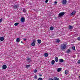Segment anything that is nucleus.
<instances>
[{"mask_svg":"<svg viewBox=\"0 0 80 80\" xmlns=\"http://www.w3.org/2000/svg\"><path fill=\"white\" fill-rule=\"evenodd\" d=\"M51 63L52 65H53V64L55 63V61L54 60H53L51 62Z\"/></svg>","mask_w":80,"mask_h":80,"instance_id":"nucleus-18","label":"nucleus"},{"mask_svg":"<svg viewBox=\"0 0 80 80\" xmlns=\"http://www.w3.org/2000/svg\"><path fill=\"white\" fill-rule=\"evenodd\" d=\"M49 80H53V79L52 78H49Z\"/></svg>","mask_w":80,"mask_h":80,"instance_id":"nucleus-36","label":"nucleus"},{"mask_svg":"<svg viewBox=\"0 0 80 80\" xmlns=\"http://www.w3.org/2000/svg\"><path fill=\"white\" fill-rule=\"evenodd\" d=\"M27 40V39L24 38V41H26Z\"/></svg>","mask_w":80,"mask_h":80,"instance_id":"nucleus-37","label":"nucleus"},{"mask_svg":"<svg viewBox=\"0 0 80 80\" xmlns=\"http://www.w3.org/2000/svg\"><path fill=\"white\" fill-rule=\"evenodd\" d=\"M53 79L54 80H59V78H58L54 77V78Z\"/></svg>","mask_w":80,"mask_h":80,"instance_id":"nucleus-17","label":"nucleus"},{"mask_svg":"<svg viewBox=\"0 0 80 80\" xmlns=\"http://www.w3.org/2000/svg\"><path fill=\"white\" fill-rule=\"evenodd\" d=\"M55 4H56L57 3V1H55V2H54Z\"/></svg>","mask_w":80,"mask_h":80,"instance_id":"nucleus-39","label":"nucleus"},{"mask_svg":"<svg viewBox=\"0 0 80 80\" xmlns=\"http://www.w3.org/2000/svg\"><path fill=\"white\" fill-rule=\"evenodd\" d=\"M64 60L63 59H59V62L60 63H62L63 62Z\"/></svg>","mask_w":80,"mask_h":80,"instance_id":"nucleus-6","label":"nucleus"},{"mask_svg":"<svg viewBox=\"0 0 80 80\" xmlns=\"http://www.w3.org/2000/svg\"><path fill=\"white\" fill-rule=\"evenodd\" d=\"M18 5H15L14 6H13V8H14L15 9H16L17 8H18Z\"/></svg>","mask_w":80,"mask_h":80,"instance_id":"nucleus-4","label":"nucleus"},{"mask_svg":"<svg viewBox=\"0 0 80 80\" xmlns=\"http://www.w3.org/2000/svg\"><path fill=\"white\" fill-rule=\"evenodd\" d=\"M48 0H46L45 1V3H48Z\"/></svg>","mask_w":80,"mask_h":80,"instance_id":"nucleus-34","label":"nucleus"},{"mask_svg":"<svg viewBox=\"0 0 80 80\" xmlns=\"http://www.w3.org/2000/svg\"><path fill=\"white\" fill-rule=\"evenodd\" d=\"M66 48V44H64L61 46V49L62 50H64Z\"/></svg>","mask_w":80,"mask_h":80,"instance_id":"nucleus-1","label":"nucleus"},{"mask_svg":"<svg viewBox=\"0 0 80 80\" xmlns=\"http://www.w3.org/2000/svg\"><path fill=\"white\" fill-rule=\"evenodd\" d=\"M68 70H66L65 72V74L66 75H68Z\"/></svg>","mask_w":80,"mask_h":80,"instance_id":"nucleus-11","label":"nucleus"},{"mask_svg":"<svg viewBox=\"0 0 80 80\" xmlns=\"http://www.w3.org/2000/svg\"><path fill=\"white\" fill-rule=\"evenodd\" d=\"M55 61L56 62H58V57H56L55 58Z\"/></svg>","mask_w":80,"mask_h":80,"instance_id":"nucleus-12","label":"nucleus"},{"mask_svg":"<svg viewBox=\"0 0 80 80\" xmlns=\"http://www.w3.org/2000/svg\"><path fill=\"white\" fill-rule=\"evenodd\" d=\"M21 43H23V42L21 41Z\"/></svg>","mask_w":80,"mask_h":80,"instance_id":"nucleus-40","label":"nucleus"},{"mask_svg":"<svg viewBox=\"0 0 80 80\" xmlns=\"http://www.w3.org/2000/svg\"><path fill=\"white\" fill-rule=\"evenodd\" d=\"M29 67H30V65H26V68H28Z\"/></svg>","mask_w":80,"mask_h":80,"instance_id":"nucleus-26","label":"nucleus"},{"mask_svg":"<svg viewBox=\"0 0 80 80\" xmlns=\"http://www.w3.org/2000/svg\"><path fill=\"white\" fill-rule=\"evenodd\" d=\"M73 28V26H69V29H70V30H72Z\"/></svg>","mask_w":80,"mask_h":80,"instance_id":"nucleus-15","label":"nucleus"},{"mask_svg":"<svg viewBox=\"0 0 80 80\" xmlns=\"http://www.w3.org/2000/svg\"><path fill=\"white\" fill-rule=\"evenodd\" d=\"M75 11H74L73 12H72V13L70 14L71 16H72V15H74L75 13Z\"/></svg>","mask_w":80,"mask_h":80,"instance_id":"nucleus-9","label":"nucleus"},{"mask_svg":"<svg viewBox=\"0 0 80 80\" xmlns=\"http://www.w3.org/2000/svg\"><path fill=\"white\" fill-rule=\"evenodd\" d=\"M78 63L79 64H80V59L78 61Z\"/></svg>","mask_w":80,"mask_h":80,"instance_id":"nucleus-32","label":"nucleus"},{"mask_svg":"<svg viewBox=\"0 0 80 80\" xmlns=\"http://www.w3.org/2000/svg\"><path fill=\"white\" fill-rule=\"evenodd\" d=\"M61 70H62V68H58V69L57 71H58V72H60V71H61Z\"/></svg>","mask_w":80,"mask_h":80,"instance_id":"nucleus-13","label":"nucleus"},{"mask_svg":"<svg viewBox=\"0 0 80 80\" xmlns=\"http://www.w3.org/2000/svg\"><path fill=\"white\" fill-rule=\"evenodd\" d=\"M56 42H57V43H59V42H60V41L59 39H57L56 40Z\"/></svg>","mask_w":80,"mask_h":80,"instance_id":"nucleus-25","label":"nucleus"},{"mask_svg":"<svg viewBox=\"0 0 80 80\" xmlns=\"http://www.w3.org/2000/svg\"><path fill=\"white\" fill-rule=\"evenodd\" d=\"M21 22H25V18H22L21 19Z\"/></svg>","mask_w":80,"mask_h":80,"instance_id":"nucleus-5","label":"nucleus"},{"mask_svg":"<svg viewBox=\"0 0 80 80\" xmlns=\"http://www.w3.org/2000/svg\"><path fill=\"white\" fill-rule=\"evenodd\" d=\"M35 43L34 42H32V43H31V45L33 47H34V46L35 45Z\"/></svg>","mask_w":80,"mask_h":80,"instance_id":"nucleus-16","label":"nucleus"},{"mask_svg":"<svg viewBox=\"0 0 80 80\" xmlns=\"http://www.w3.org/2000/svg\"><path fill=\"white\" fill-rule=\"evenodd\" d=\"M72 50H75V46H73L72 47Z\"/></svg>","mask_w":80,"mask_h":80,"instance_id":"nucleus-24","label":"nucleus"},{"mask_svg":"<svg viewBox=\"0 0 80 80\" xmlns=\"http://www.w3.org/2000/svg\"><path fill=\"white\" fill-rule=\"evenodd\" d=\"M67 53H70V50L68 49L67 51H66Z\"/></svg>","mask_w":80,"mask_h":80,"instance_id":"nucleus-20","label":"nucleus"},{"mask_svg":"<svg viewBox=\"0 0 80 80\" xmlns=\"http://www.w3.org/2000/svg\"><path fill=\"white\" fill-rule=\"evenodd\" d=\"M4 40V38H3V37H0V40H1V41H3Z\"/></svg>","mask_w":80,"mask_h":80,"instance_id":"nucleus-10","label":"nucleus"},{"mask_svg":"<svg viewBox=\"0 0 80 80\" xmlns=\"http://www.w3.org/2000/svg\"><path fill=\"white\" fill-rule=\"evenodd\" d=\"M54 28H53V27H51L50 28V30H53Z\"/></svg>","mask_w":80,"mask_h":80,"instance_id":"nucleus-22","label":"nucleus"},{"mask_svg":"<svg viewBox=\"0 0 80 80\" xmlns=\"http://www.w3.org/2000/svg\"><path fill=\"white\" fill-rule=\"evenodd\" d=\"M2 21H3V19H2V18H1L0 19V23H2Z\"/></svg>","mask_w":80,"mask_h":80,"instance_id":"nucleus-23","label":"nucleus"},{"mask_svg":"<svg viewBox=\"0 0 80 80\" xmlns=\"http://www.w3.org/2000/svg\"><path fill=\"white\" fill-rule=\"evenodd\" d=\"M43 79H42V78H38V80H42Z\"/></svg>","mask_w":80,"mask_h":80,"instance_id":"nucleus-28","label":"nucleus"},{"mask_svg":"<svg viewBox=\"0 0 80 80\" xmlns=\"http://www.w3.org/2000/svg\"><path fill=\"white\" fill-rule=\"evenodd\" d=\"M44 56L45 57H48V54L47 53H45L44 54Z\"/></svg>","mask_w":80,"mask_h":80,"instance_id":"nucleus-21","label":"nucleus"},{"mask_svg":"<svg viewBox=\"0 0 80 80\" xmlns=\"http://www.w3.org/2000/svg\"><path fill=\"white\" fill-rule=\"evenodd\" d=\"M27 60H28H28H30V58H27Z\"/></svg>","mask_w":80,"mask_h":80,"instance_id":"nucleus-35","label":"nucleus"},{"mask_svg":"<svg viewBox=\"0 0 80 80\" xmlns=\"http://www.w3.org/2000/svg\"><path fill=\"white\" fill-rule=\"evenodd\" d=\"M33 42L35 43L36 42V40H35V39H34L33 40Z\"/></svg>","mask_w":80,"mask_h":80,"instance_id":"nucleus-29","label":"nucleus"},{"mask_svg":"<svg viewBox=\"0 0 80 80\" xmlns=\"http://www.w3.org/2000/svg\"><path fill=\"white\" fill-rule=\"evenodd\" d=\"M20 39L19 38H18L16 39V41L17 42H20Z\"/></svg>","mask_w":80,"mask_h":80,"instance_id":"nucleus-8","label":"nucleus"},{"mask_svg":"<svg viewBox=\"0 0 80 80\" xmlns=\"http://www.w3.org/2000/svg\"><path fill=\"white\" fill-rule=\"evenodd\" d=\"M2 68L3 69H6V68H7V66L6 65H3L2 66Z\"/></svg>","mask_w":80,"mask_h":80,"instance_id":"nucleus-7","label":"nucleus"},{"mask_svg":"<svg viewBox=\"0 0 80 80\" xmlns=\"http://www.w3.org/2000/svg\"><path fill=\"white\" fill-rule=\"evenodd\" d=\"M38 43H41V42H42V41L40 39H38Z\"/></svg>","mask_w":80,"mask_h":80,"instance_id":"nucleus-14","label":"nucleus"},{"mask_svg":"<svg viewBox=\"0 0 80 80\" xmlns=\"http://www.w3.org/2000/svg\"><path fill=\"white\" fill-rule=\"evenodd\" d=\"M34 78H37V76L36 75H35V76H34Z\"/></svg>","mask_w":80,"mask_h":80,"instance_id":"nucleus-33","label":"nucleus"},{"mask_svg":"<svg viewBox=\"0 0 80 80\" xmlns=\"http://www.w3.org/2000/svg\"><path fill=\"white\" fill-rule=\"evenodd\" d=\"M23 12H26V9H23Z\"/></svg>","mask_w":80,"mask_h":80,"instance_id":"nucleus-30","label":"nucleus"},{"mask_svg":"<svg viewBox=\"0 0 80 80\" xmlns=\"http://www.w3.org/2000/svg\"><path fill=\"white\" fill-rule=\"evenodd\" d=\"M65 15V12H62L59 13V17H62Z\"/></svg>","mask_w":80,"mask_h":80,"instance_id":"nucleus-2","label":"nucleus"},{"mask_svg":"<svg viewBox=\"0 0 80 80\" xmlns=\"http://www.w3.org/2000/svg\"><path fill=\"white\" fill-rule=\"evenodd\" d=\"M34 73H37V69H35L34 70Z\"/></svg>","mask_w":80,"mask_h":80,"instance_id":"nucleus-27","label":"nucleus"},{"mask_svg":"<svg viewBox=\"0 0 80 80\" xmlns=\"http://www.w3.org/2000/svg\"><path fill=\"white\" fill-rule=\"evenodd\" d=\"M39 76L42 77V74H39Z\"/></svg>","mask_w":80,"mask_h":80,"instance_id":"nucleus-38","label":"nucleus"},{"mask_svg":"<svg viewBox=\"0 0 80 80\" xmlns=\"http://www.w3.org/2000/svg\"><path fill=\"white\" fill-rule=\"evenodd\" d=\"M67 0H63L62 1V4H64V5H65L66 3H67Z\"/></svg>","mask_w":80,"mask_h":80,"instance_id":"nucleus-3","label":"nucleus"},{"mask_svg":"<svg viewBox=\"0 0 80 80\" xmlns=\"http://www.w3.org/2000/svg\"><path fill=\"white\" fill-rule=\"evenodd\" d=\"M18 24H19V23H18V22H16V23H15L14 24V25L15 26H18Z\"/></svg>","mask_w":80,"mask_h":80,"instance_id":"nucleus-19","label":"nucleus"},{"mask_svg":"<svg viewBox=\"0 0 80 80\" xmlns=\"http://www.w3.org/2000/svg\"><path fill=\"white\" fill-rule=\"evenodd\" d=\"M78 40H79V41H80V37H78Z\"/></svg>","mask_w":80,"mask_h":80,"instance_id":"nucleus-31","label":"nucleus"}]
</instances>
